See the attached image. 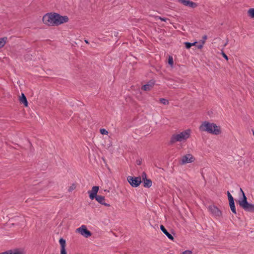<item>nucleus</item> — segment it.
<instances>
[{"label":"nucleus","mask_w":254,"mask_h":254,"mask_svg":"<svg viewBox=\"0 0 254 254\" xmlns=\"http://www.w3.org/2000/svg\"><path fill=\"white\" fill-rule=\"evenodd\" d=\"M245 211L249 212H254V204L248 203L243 208Z\"/></svg>","instance_id":"obj_15"},{"label":"nucleus","mask_w":254,"mask_h":254,"mask_svg":"<svg viewBox=\"0 0 254 254\" xmlns=\"http://www.w3.org/2000/svg\"><path fill=\"white\" fill-rule=\"evenodd\" d=\"M178 1L185 6H189L191 8H195L197 6V3L190 1V0H178Z\"/></svg>","instance_id":"obj_8"},{"label":"nucleus","mask_w":254,"mask_h":254,"mask_svg":"<svg viewBox=\"0 0 254 254\" xmlns=\"http://www.w3.org/2000/svg\"><path fill=\"white\" fill-rule=\"evenodd\" d=\"M209 210L214 216L220 217L222 216L221 211L215 205H210Z\"/></svg>","instance_id":"obj_6"},{"label":"nucleus","mask_w":254,"mask_h":254,"mask_svg":"<svg viewBox=\"0 0 254 254\" xmlns=\"http://www.w3.org/2000/svg\"><path fill=\"white\" fill-rule=\"evenodd\" d=\"M76 187V184H74V183H73V184L71 185V186H70L69 187L68 190V191H69V192L72 191V190H75V189Z\"/></svg>","instance_id":"obj_23"},{"label":"nucleus","mask_w":254,"mask_h":254,"mask_svg":"<svg viewBox=\"0 0 254 254\" xmlns=\"http://www.w3.org/2000/svg\"><path fill=\"white\" fill-rule=\"evenodd\" d=\"M141 177L142 178V181L143 180H145L147 179V178H146V173L144 172H143L142 173Z\"/></svg>","instance_id":"obj_29"},{"label":"nucleus","mask_w":254,"mask_h":254,"mask_svg":"<svg viewBox=\"0 0 254 254\" xmlns=\"http://www.w3.org/2000/svg\"><path fill=\"white\" fill-rule=\"evenodd\" d=\"M7 38L6 37L0 38V48H2L6 43Z\"/></svg>","instance_id":"obj_19"},{"label":"nucleus","mask_w":254,"mask_h":254,"mask_svg":"<svg viewBox=\"0 0 254 254\" xmlns=\"http://www.w3.org/2000/svg\"><path fill=\"white\" fill-rule=\"evenodd\" d=\"M184 44L185 45V47L188 49L190 48L191 47V43L186 42L184 43Z\"/></svg>","instance_id":"obj_26"},{"label":"nucleus","mask_w":254,"mask_h":254,"mask_svg":"<svg viewBox=\"0 0 254 254\" xmlns=\"http://www.w3.org/2000/svg\"><path fill=\"white\" fill-rule=\"evenodd\" d=\"M199 129L201 131H206L215 135H219L221 133L220 127L208 121L203 122L199 127Z\"/></svg>","instance_id":"obj_2"},{"label":"nucleus","mask_w":254,"mask_h":254,"mask_svg":"<svg viewBox=\"0 0 254 254\" xmlns=\"http://www.w3.org/2000/svg\"><path fill=\"white\" fill-rule=\"evenodd\" d=\"M241 200H247V198L246 196V195H245V194L244 192H243V198H242V199Z\"/></svg>","instance_id":"obj_32"},{"label":"nucleus","mask_w":254,"mask_h":254,"mask_svg":"<svg viewBox=\"0 0 254 254\" xmlns=\"http://www.w3.org/2000/svg\"><path fill=\"white\" fill-rule=\"evenodd\" d=\"M100 131L102 134H104V135H107L108 133V131L104 128L100 129Z\"/></svg>","instance_id":"obj_25"},{"label":"nucleus","mask_w":254,"mask_h":254,"mask_svg":"<svg viewBox=\"0 0 254 254\" xmlns=\"http://www.w3.org/2000/svg\"><path fill=\"white\" fill-rule=\"evenodd\" d=\"M19 101L22 104H23L25 107L28 106V102L26 97L23 93H22L21 96L20 97Z\"/></svg>","instance_id":"obj_16"},{"label":"nucleus","mask_w":254,"mask_h":254,"mask_svg":"<svg viewBox=\"0 0 254 254\" xmlns=\"http://www.w3.org/2000/svg\"><path fill=\"white\" fill-rule=\"evenodd\" d=\"M222 55L223 56V57L227 60L228 61V57L225 54V53L222 51Z\"/></svg>","instance_id":"obj_31"},{"label":"nucleus","mask_w":254,"mask_h":254,"mask_svg":"<svg viewBox=\"0 0 254 254\" xmlns=\"http://www.w3.org/2000/svg\"><path fill=\"white\" fill-rule=\"evenodd\" d=\"M84 41L86 44H89V42L87 40H85Z\"/></svg>","instance_id":"obj_37"},{"label":"nucleus","mask_w":254,"mask_h":254,"mask_svg":"<svg viewBox=\"0 0 254 254\" xmlns=\"http://www.w3.org/2000/svg\"><path fill=\"white\" fill-rule=\"evenodd\" d=\"M154 85V81L150 80L147 84L143 85L141 87V89L144 91H149L153 87Z\"/></svg>","instance_id":"obj_13"},{"label":"nucleus","mask_w":254,"mask_h":254,"mask_svg":"<svg viewBox=\"0 0 254 254\" xmlns=\"http://www.w3.org/2000/svg\"><path fill=\"white\" fill-rule=\"evenodd\" d=\"M248 203L247 200H239V204L242 208L244 207Z\"/></svg>","instance_id":"obj_20"},{"label":"nucleus","mask_w":254,"mask_h":254,"mask_svg":"<svg viewBox=\"0 0 254 254\" xmlns=\"http://www.w3.org/2000/svg\"><path fill=\"white\" fill-rule=\"evenodd\" d=\"M227 44H228V41H227V42L225 44L224 46H226V45H227Z\"/></svg>","instance_id":"obj_38"},{"label":"nucleus","mask_w":254,"mask_h":254,"mask_svg":"<svg viewBox=\"0 0 254 254\" xmlns=\"http://www.w3.org/2000/svg\"><path fill=\"white\" fill-rule=\"evenodd\" d=\"M197 43V42H195L193 43H191V46L196 45L195 44Z\"/></svg>","instance_id":"obj_35"},{"label":"nucleus","mask_w":254,"mask_h":254,"mask_svg":"<svg viewBox=\"0 0 254 254\" xmlns=\"http://www.w3.org/2000/svg\"><path fill=\"white\" fill-rule=\"evenodd\" d=\"M143 187L147 188H149L152 186V181L150 179H146L143 181Z\"/></svg>","instance_id":"obj_17"},{"label":"nucleus","mask_w":254,"mask_h":254,"mask_svg":"<svg viewBox=\"0 0 254 254\" xmlns=\"http://www.w3.org/2000/svg\"><path fill=\"white\" fill-rule=\"evenodd\" d=\"M59 243H60V244L61 247V254H67L66 251L65 250V247H66L65 240L64 238H61L59 240Z\"/></svg>","instance_id":"obj_11"},{"label":"nucleus","mask_w":254,"mask_h":254,"mask_svg":"<svg viewBox=\"0 0 254 254\" xmlns=\"http://www.w3.org/2000/svg\"><path fill=\"white\" fill-rule=\"evenodd\" d=\"M227 195H228L229 201L234 200L233 197L232 196V195L231 194V193H230V192L229 191H227Z\"/></svg>","instance_id":"obj_27"},{"label":"nucleus","mask_w":254,"mask_h":254,"mask_svg":"<svg viewBox=\"0 0 254 254\" xmlns=\"http://www.w3.org/2000/svg\"><path fill=\"white\" fill-rule=\"evenodd\" d=\"M160 228L162 232L168 237L169 239L172 241L174 240L173 236L168 232V231L163 225H160Z\"/></svg>","instance_id":"obj_14"},{"label":"nucleus","mask_w":254,"mask_h":254,"mask_svg":"<svg viewBox=\"0 0 254 254\" xmlns=\"http://www.w3.org/2000/svg\"><path fill=\"white\" fill-rule=\"evenodd\" d=\"M76 232L79 233L85 238H88L92 235V233L87 229L85 225H82L76 229Z\"/></svg>","instance_id":"obj_5"},{"label":"nucleus","mask_w":254,"mask_h":254,"mask_svg":"<svg viewBox=\"0 0 254 254\" xmlns=\"http://www.w3.org/2000/svg\"><path fill=\"white\" fill-rule=\"evenodd\" d=\"M192 251L190 250H186L182 253V254H192Z\"/></svg>","instance_id":"obj_30"},{"label":"nucleus","mask_w":254,"mask_h":254,"mask_svg":"<svg viewBox=\"0 0 254 254\" xmlns=\"http://www.w3.org/2000/svg\"><path fill=\"white\" fill-rule=\"evenodd\" d=\"M190 129L185 130L179 134H174L172 135L170 143L173 144L177 141H182L186 140L189 138L190 136Z\"/></svg>","instance_id":"obj_3"},{"label":"nucleus","mask_w":254,"mask_h":254,"mask_svg":"<svg viewBox=\"0 0 254 254\" xmlns=\"http://www.w3.org/2000/svg\"><path fill=\"white\" fill-rule=\"evenodd\" d=\"M240 190H241V192H242V193H243V192H244L242 189H240Z\"/></svg>","instance_id":"obj_39"},{"label":"nucleus","mask_w":254,"mask_h":254,"mask_svg":"<svg viewBox=\"0 0 254 254\" xmlns=\"http://www.w3.org/2000/svg\"><path fill=\"white\" fill-rule=\"evenodd\" d=\"M127 180L130 186L133 188L138 187L141 183V179L140 177H132L128 176Z\"/></svg>","instance_id":"obj_4"},{"label":"nucleus","mask_w":254,"mask_h":254,"mask_svg":"<svg viewBox=\"0 0 254 254\" xmlns=\"http://www.w3.org/2000/svg\"><path fill=\"white\" fill-rule=\"evenodd\" d=\"M99 203L104 205L106 206H110V204L105 202V198L104 196L97 195L95 198Z\"/></svg>","instance_id":"obj_12"},{"label":"nucleus","mask_w":254,"mask_h":254,"mask_svg":"<svg viewBox=\"0 0 254 254\" xmlns=\"http://www.w3.org/2000/svg\"><path fill=\"white\" fill-rule=\"evenodd\" d=\"M203 44H200L196 45V46L197 47V48L198 49H201L203 47Z\"/></svg>","instance_id":"obj_33"},{"label":"nucleus","mask_w":254,"mask_h":254,"mask_svg":"<svg viewBox=\"0 0 254 254\" xmlns=\"http://www.w3.org/2000/svg\"><path fill=\"white\" fill-rule=\"evenodd\" d=\"M168 64L171 66L173 65V59L172 56H169L168 61Z\"/></svg>","instance_id":"obj_24"},{"label":"nucleus","mask_w":254,"mask_h":254,"mask_svg":"<svg viewBox=\"0 0 254 254\" xmlns=\"http://www.w3.org/2000/svg\"><path fill=\"white\" fill-rule=\"evenodd\" d=\"M159 19H160L162 21H166L168 19L164 17H161L160 16L159 17Z\"/></svg>","instance_id":"obj_34"},{"label":"nucleus","mask_w":254,"mask_h":254,"mask_svg":"<svg viewBox=\"0 0 254 254\" xmlns=\"http://www.w3.org/2000/svg\"><path fill=\"white\" fill-rule=\"evenodd\" d=\"M207 35H204L202 37V40L200 41V42H201V44H204L205 43V41L207 39Z\"/></svg>","instance_id":"obj_28"},{"label":"nucleus","mask_w":254,"mask_h":254,"mask_svg":"<svg viewBox=\"0 0 254 254\" xmlns=\"http://www.w3.org/2000/svg\"><path fill=\"white\" fill-rule=\"evenodd\" d=\"M195 159L190 154L184 155L182 158V164H185L188 163H192L194 161Z\"/></svg>","instance_id":"obj_7"},{"label":"nucleus","mask_w":254,"mask_h":254,"mask_svg":"<svg viewBox=\"0 0 254 254\" xmlns=\"http://www.w3.org/2000/svg\"><path fill=\"white\" fill-rule=\"evenodd\" d=\"M160 102L163 105H168L169 104V101L168 100L164 98H160L159 99Z\"/></svg>","instance_id":"obj_22"},{"label":"nucleus","mask_w":254,"mask_h":254,"mask_svg":"<svg viewBox=\"0 0 254 254\" xmlns=\"http://www.w3.org/2000/svg\"><path fill=\"white\" fill-rule=\"evenodd\" d=\"M248 13L249 14V15L252 17L254 18V8H250L248 11Z\"/></svg>","instance_id":"obj_21"},{"label":"nucleus","mask_w":254,"mask_h":254,"mask_svg":"<svg viewBox=\"0 0 254 254\" xmlns=\"http://www.w3.org/2000/svg\"><path fill=\"white\" fill-rule=\"evenodd\" d=\"M99 187L98 186H94L92 188L91 190H89L88 193L89 194V198L91 200H93L95 197L98 195L97 194L99 191Z\"/></svg>","instance_id":"obj_9"},{"label":"nucleus","mask_w":254,"mask_h":254,"mask_svg":"<svg viewBox=\"0 0 254 254\" xmlns=\"http://www.w3.org/2000/svg\"><path fill=\"white\" fill-rule=\"evenodd\" d=\"M229 205H230L231 211L234 214H236L237 212H236V207H235V205L234 200L229 201Z\"/></svg>","instance_id":"obj_18"},{"label":"nucleus","mask_w":254,"mask_h":254,"mask_svg":"<svg viewBox=\"0 0 254 254\" xmlns=\"http://www.w3.org/2000/svg\"><path fill=\"white\" fill-rule=\"evenodd\" d=\"M0 254H24V252L20 249H13L1 253Z\"/></svg>","instance_id":"obj_10"},{"label":"nucleus","mask_w":254,"mask_h":254,"mask_svg":"<svg viewBox=\"0 0 254 254\" xmlns=\"http://www.w3.org/2000/svg\"><path fill=\"white\" fill-rule=\"evenodd\" d=\"M43 23L49 26H59L67 22L69 18L67 16H62L56 12L47 13L42 18Z\"/></svg>","instance_id":"obj_1"},{"label":"nucleus","mask_w":254,"mask_h":254,"mask_svg":"<svg viewBox=\"0 0 254 254\" xmlns=\"http://www.w3.org/2000/svg\"><path fill=\"white\" fill-rule=\"evenodd\" d=\"M137 164L139 165L141 164V161H137Z\"/></svg>","instance_id":"obj_36"}]
</instances>
